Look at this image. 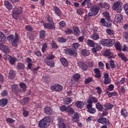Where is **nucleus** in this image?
<instances>
[{
  "instance_id": "obj_9",
  "label": "nucleus",
  "mask_w": 128,
  "mask_h": 128,
  "mask_svg": "<svg viewBox=\"0 0 128 128\" xmlns=\"http://www.w3.org/2000/svg\"><path fill=\"white\" fill-rule=\"evenodd\" d=\"M103 56H107L108 58H114V53L110 52V50H106L103 53Z\"/></svg>"
},
{
  "instance_id": "obj_42",
  "label": "nucleus",
  "mask_w": 128,
  "mask_h": 128,
  "mask_svg": "<svg viewBox=\"0 0 128 128\" xmlns=\"http://www.w3.org/2000/svg\"><path fill=\"white\" fill-rule=\"evenodd\" d=\"M108 46H112L116 40L114 39H108Z\"/></svg>"
},
{
  "instance_id": "obj_55",
  "label": "nucleus",
  "mask_w": 128,
  "mask_h": 128,
  "mask_svg": "<svg viewBox=\"0 0 128 128\" xmlns=\"http://www.w3.org/2000/svg\"><path fill=\"white\" fill-rule=\"evenodd\" d=\"M72 46L75 50H78V48H80V44L76 42L73 43Z\"/></svg>"
},
{
  "instance_id": "obj_50",
  "label": "nucleus",
  "mask_w": 128,
  "mask_h": 128,
  "mask_svg": "<svg viewBox=\"0 0 128 128\" xmlns=\"http://www.w3.org/2000/svg\"><path fill=\"white\" fill-rule=\"evenodd\" d=\"M120 114L122 116H128V112L126 110L124 109H122L120 110Z\"/></svg>"
},
{
  "instance_id": "obj_3",
  "label": "nucleus",
  "mask_w": 128,
  "mask_h": 128,
  "mask_svg": "<svg viewBox=\"0 0 128 128\" xmlns=\"http://www.w3.org/2000/svg\"><path fill=\"white\" fill-rule=\"evenodd\" d=\"M122 1L118 0L114 4L112 10H116L118 14H120L122 12Z\"/></svg>"
},
{
  "instance_id": "obj_15",
  "label": "nucleus",
  "mask_w": 128,
  "mask_h": 128,
  "mask_svg": "<svg viewBox=\"0 0 128 128\" xmlns=\"http://www.w3.org/2000/svg\"><path fill=\"white\" fill-rule=\"evenodd\" d=\"M122 18L123 17L121 14H117L114 18V22H115V24H118L120 22H122Z\"/></svg>"
},
{
  "instance_id": "obj_11",
  "label": "nucleus",
  "mask_w": 128,
  "mask_h": 128,
  "mask_svg": "<svg viewBox=\"0 0 128 128\" xmlns=\"http://www.w3.org/2000/svg\"><path fill=\"white\" fill-rule=\"evenodd\" d=\"M98 122L104 124V126H110V120L106 118H100L98 120Z\"/></svg>"
},
{
  "instance_id": "obj_58",
  "label": "nucleus",
  "mask_w": 128,
  "mask_h": 128,
  "mask_svg": "<svg viewBox=\"0 0 128 128\" xmlns=\"http://www.w3.org/2000/svg\"><path fill=\"white\" fill-rule=\"evenodd\" d=\"M6 122L7 124H14V122H16V120H12V118H6Z\"/></svg>"
},
{
  "instance_id": "obj_63",
  "label": "nucleus",
  "mask_w": 128,
  "mask_h": 128,
  "mask_svg": "<svg viewBox=\"0 0 128 128\" xmlns=\"http://www.w3.org/2000/svg\"><path fill=\"white\" fill-rule=\"evenodd\" d=\"M106 32L108 34H109V36H112V34H114V30L110 29H107L106 30Z\"/></svg>"
},
{
  "instance_id": "obj_34",
  "label": "nucleus",
  "mask_w": 128,
  "mask_h": 128,
  "mask_svg": "<svg viewBox=\"0 0 128 128\" xmlns=\"http://www.w3.org/2000/svg\"><path fill=\"white\" fill-rule=\"evenodd\" d=\"M17 70H24V64L18 62L16 66Z\"/></svg>"
},
{
  "instance_id": "obj_45",
  "label": "nucleus",
  "mask_w": 128,
  "mask_h": 128,
  "mask_svg": "<svg viewBox=\"0 0 128 128\" xmlns=\"http://www.w3.org/2000/svg\"><path fill=\"white\" fill-rule=\"evenodd\" d=\"M66 112H68V114H72L74 112V110L68 106H67V110H66Z\"/></svg>"
},
{
  "instance_id": "obj_16",
  "label": "nucleus",
  "mask_w": 128,
  "mask_h": 128,
  "mask_svg": "<svg viewBox=\"0 0 128 128\" xmlns=\"http://www.w3.org/2000/svg\"><path fill=\"white\" fill-rule=\"evenodd\" d=\"M78 64L80 68L82 70H88V66L84 62L79 61Z\"/></svg>"
},
{
  "instance_id": "obj_48",
  "label": "nucleus",
  "mask_w": 128,
  "mask_h": 128,
  "mask_svg": "<svg viewBox=\"0 0 128 128\" xmlns=\"http://www.w3.org/2000/svg\"><path fill=\"white\" fill-rule=\"evenodd\" d=\"M76 12L79 16H82V14H84V8H80L77 10Z\"/></svg>"
},
{
  "instance_id": "obj_43",
  "label": "nucleus",
  "mask_w": 128,
  "mask_h": 128,
  "mask_svg": "<svg viewBox=\"0 0 128 128\" xmlns=\"http://www.w3.org/2000/svg\"><path fill=\"white\" fill-rule=\"evenodd\" d=\"M12 90L13 92H16L18 90V85L16 84H14L12 86Z\"/></svg>"
},
{
  "instance_id": "obj_57",
  "label": "nucleus",
  "mask_w": 128,
  "mask_h": 128,
  "mask_svg": "<svg viewBox=\"0 0 128 128\" xmlns=\"http://www.w3.org/2000/svg\"><path fill=\"white\" fill-rule=\"evenodd\" d=\"M114 88V85L111 84L108 86L107 90H110V92H112Z\"/></svg>"
},
{
  "instance_id": "obj_22",
  "label": "nucleus",
  "mask_w": 128,
  "mask_h": 128,
  "mask_svg": "<svg viewBox=\"0 0 128 128\" xmlns=\"http://www.w3.org/2000/svg\"><path fill=\"white\" fill-rule=\"evenodd\" d=\"M75 105L78 108H84V103L82 101H78L76 102Z\"/></svg>"
},
{
  "instance_id": "obj_20",
  "label": "nucleus",
  "mask_w": 128,
  "mask_h": 128,
  "mask_svg": "<svg viewBox=\"0 0 128 128\" xmlns=\"http://www.w3.org/2000/svg\"><path fill=\"white\" fill-rule=\"evenodd\" d=\"M53 8L56 14V16H60L62 14V11H60V8H58V6H54L53 7Z\"/></svg>"
},
{
  "instance_id": "obj_56",
  "label": "nucleus",
  "mask_w": 128,
  "mask_h": 128,
  "mask_svg": "<svg viewBox=\"0 0 128 128\" xmlns=\"http://www.w3.org/2000/svg\"><path fill=\"white\" fill-rule=\"evenodd\" d=\"M58 42H66V39L62 37H59L58 38Z\"/></svg>"
},
{
  "instance_id": "obj_60",
  "label": "nucleus",
  "mask_w": 128,
  "mask_h": 128,
  "mask_svg": "<svg viewBox=\"0 0 128 128\" xmlns=\"http://www.w3.org/2000/svg\"><path fill=\"white\" fill-rule=\"evenodd\" d=\"M87 112H89L90 114H95L96 110L94 108H90V109L88 110Z\"/></svg>"
},
{
  "instance_id": "obj_14",
  "label": "nucleus",
  "mask_w": 128,
  "mask_h": 128,
  "mask_svg": "<svg viewBox=\"0 0 128 128\" xmlns=\"http://www.w3.org/2000/svg\"><path fill=\"white\" fill-rule=\"evenodd\" d=\"M0 50L3 52L4 54H10V48L7 46H0Z\"/></svg>"
},
{
  "instance_id": "obj_26",
  "label": "nucleus",
  "mask_w": 128,
  "mask_h": 128,
  "mask_svg": "<svg viewBox=\"0 0 128 128\" xmlns=\"http://www.w3.org/2000/svg\"><path fill=\"white\" fill-rule=\"evenodd\" d=\"M8 99L6 98H2L0 100V106L4 107L6 106V104H8Z\"/></svg>"
},
{
  "instance_id": "obj_53",
  "label": "nucleus",
  "mask_w": 128,
  "mask_h": 128,
  "mask_svg": "<svg viewBox=\"0 0 128 128\" xmlns=\"http://www.w3.org/2000/svg\"><path fill=\"white\" fill-rule=\"evenodd\" d=\"M123 8L125 10V14L128 16V3L123 5Z\"/></svg>"
},
{
  "instance_id": "obj_36",
  "label": "nucleus",
  "mask_w": 128,
  "mask_h": 128,
  "mask_svg": "<svg viewBox=\"0 0 128 128\" xmlns=\"http://www.w3.org/2000/svg\"><path fill=\"white\" fill-rule=\"evenodd\" d=\"M104 17L106 18L107 20H110V12H103Z\"/></svg>"
},
{
  "instance_id": "obj_32",
  "label": "nucleus",
  "mask_w": 128,
  "mask_h": 128,
  "mask_svg": "<svg viewBox=\"0 0 128 128\" xmlns=\"http://www.w3.org/2000/svg\"><path fill=\"white\" fill-rule=\"evenodd\" d=\"M100 44L104 46H108V39H102L100 41Z\"/></svg>"
},
{
  "instance_id": "obj_7",
  "label": "nucleus",
  "mask_w": 128,
  "mask_h": 128,
  "mask_svg": "<svg viewBox=\"0 0 128 128\" xmlns=\"http://www.w3.org/2000/svg\"><path fill=\"white\" fill-rule=\"evenodd\" d=\"M50 90L54 92H60L62 90V86L60 84H56L50 87Z\"/></svg>"
},
{
  "instance_id": "obj_29",
  "label": "nucleus",
  "mask_w": 128,
  "mask_h": 128,
  "mask_svg": "<svg viewBox=\"0 0 128 128\" xmlns=\"http://www.w3.org/2000/svg\"><path fill=\"white\" fill-rule=\"evenodd\" d=\"M30 100V98H24L22 100H20V104H22L23 106H24L25 104H26Z\"/></svg>"
},
{
  "instance_id": "obj_23",
  "label": "nucleus",
  "mask_w": 128,
  "mask_h": 128,
  "mask_svg": "<svg viewBox=\"0 0 128 128\" xmlns=\"http://www.w3.org/2000/svg\"><path fill=\"white\" fill-rule=\"evenodd\" d=\"M4 6L8 8V10H12V5L8 0L4 2Z\"/></svg>"
},
{
  "instance_id": "obj_5",
  "label": "nucleus",
  "mask_w": 128,
  "mask_h": 128,
  "mask_svg": "<svg viewBox=\"0 0 128 128\" xmlns=\"http://www.w3.org/2000/svg\"><path fill=\"white\" fill-rule=\"evenodd\" d=\"M22 12V8H15L12 10V16L15 20L18 18V16H20Z\"/></svg>"
},
{
  "instance_id": "obj_54",
  "label": "nucleus",
  "mask_w": 128,
  "mask_h": 128,
  "mask_svg": "<svg viewBox=\"0 0 128 128\" xmlns=\"http://www.w3.org/2000/svg\"><path fill=\"white\" fill-rule=\"evenodd\" d=\"M92 80V77L88 78L84 80L85 84H90V82Z\"/></svg>"
},
{
  "instance_id": "obj_8",
  "label": "nucleus",
  "mask_w": 128,
  "mask_h": 128,
  "mask_svg": "<svg viewBox=\"0 0 128 128\" xmlns=\"http://www.w3.org/2000/svg\"><path fill=\"white\" fill-rule=\"evenodd\" d=\"M44 28H49L52 30H56V26H54V21H52L50 23H44Z\"/></svg>"
},
{
  "instance_id": "obj_44",
  "label": "nucleus",
  "mask_w": 128,
  "mask_h": 128,
  "mask_svg": "<svg viewBox=\"0 0 128 128\" xmlns=\"http://www.w3.org/2000/svg\"><path fill=\"white\" fill-rule=\"evenodd\" d=\"M100 22H101V24L102 26H108H108H110V25H108V22H106V20H104V18H102L100 20Z\"/></svg>"
},
{
  "instance_id": "obj_61",
  "label": "nucleus",
  "mask_w": 128,
  "mask_h": 128,
  "mask_svg": "<svg viewBox=\"0 0 128 128\" xmlns=\"http://www.w3.org/2000/svg\"><path fill=\"white\" fill-rule=\"evenodd\" d=\"M80 75L78 74H76L73 77V78L75 80H80Z\"/></svg>"
},
{
  "instance_id": "obj_38",
  "label": "nucleus",
  "mask_w": 128,
  "mask_h": 128,
  "mask_svg": "<svg viewBox=\"0 0 128 128\" xmlns=\"http://www.w3.org/2000/svg\"><path fill=\"white\" fill-rule=\"evenodd\" d=\"M104 107L105 108V110H112L114 108V105L110 103H107L104 104Z\"/></svg>"
},
{
  "instance_id": "obj_27",
  "label": "nucleus",
  "mask_w": 128,
  "mask_h": 128,
  "mask_svg": "<svg viewBox=\"0 0 128 128\" xmlns=\"http://www.w3.org/2000/svg\"><path fill=\"white\" fill-rule=\"evenodd\" d=\"M90 38L94 40H100V36L96 33H94L90 36Z\"/></svg>"
},
{
  "instance_id": "obj_4",
  "label": "nucleus",
  "mask_w": 128,
  "mask_h": 128,
  "mask_svg": "<svg viewBox=\"0 0 128 128\" xmlns=\"http://www.w3.org/2000/svg\"><path fill=\"white\" fill-rule=\"evenodd\" d=\"M54 58V56L50 55L48 56L44 60V62H46L47 66L54 68V62H52V60Z\"/></svg>"
},
{
  "instance_id": "obj_49",
  "label": "nucleus",
  "mask_w": 128,
  "mask_h": 128,
  "mask_svg": "<svg viewBox=\"0 0 128 128\" xmlns=\"http://www.w3.org/2000/svg\"><path fill=\"white\" fill-rule=\"evenodd\" d=\"M64 102L65 104H68L72 102V99L70 98H66L64 100Z\"/></svg>"
},
{
  "instance_id": "obj_35",
  "label": "nucleus",
  "mask_w": 128,
  "mask_h": 128,
  "mask_svg": "<svg viewBox=\"0 0 128 128\" xmlns=\"http://www.w3.org/2000/svg\"><path fill=\"white\" fill-rule=\"evenodd\" d=\"M40 38L41 40H44V38H46V30H42L40 31Z\"/></svg>"
},
{
  "instance_id": "obj_59",
  "label": "nucleus",
  "mask_w": 128,
  "mask_h": 128,
  "mask_svg": "<svg viewBox=\"0 0 128 128\" xmlns=\"http://www.w3.org/2000/svg\"><path fill=\"white\" fill-rule=\"evenodd\" d=\"M110 64L111 66V68H116V64H114V61L112 60H110Z\"/></svg>"
},
{
  "instance_id": "obj_37",
  "label": "nucleus",
  "mask_w": 128,
  "mask_h": 128,
  "mask_svg": "<svg viewBox=\"0 0 128 128\" xmlns=\"http://www.w3.org/2000/svg\"><path fill=\"white\" fill-rule=\"evenodd\" d=\"M86 108L90 110L92 108V101L90 100H87Z\"/></svg>"
},
{
  "instance_id": "obj_19",
  "label": "nucleus",
  "mask_w": 128,
  "mask_h": 128,
  "mask_svg": "<svg viewBox=\"0 0 128 128\" xmlns=\"http://www.w3.org/2000/svg\"><path fill=\"white\" fill-rule=\"evenodd\" d=\"M44 110L46 114H48L49 116L52 114V110L50 107H45Z\"/></svg>"
},
{
  "instance_id": "obj_62",
  "label": "nucleus",
  "mask_w": 128,
  "mask_h": 128,
  "mask_svg": "<svg viewBox=\"0 0 128 128\" xmlns=\"http://www.w3.org/2000/svg\"><path fill=\"white\" fill-rule=\"evenodd\" d=\"M60 112H66L68 110V107H66V106H62L60 108Z\"/></svg>"
},
{
  "instance_id": "obj_24",
  "label": "nucleus",
  "mask_w": 128,
  "mask_h": 128,
  "mask_svg": "<svg viewBox=\"0 0 128 128\" xmlns=\"http://www.w3.org/2000/svg\"><path fill=\"white\" fill-rule=\"evenodd\" d=\"M16 78V71L14 70H10L8 74V78H10V80H12L13 78Z\"/></svg>"
},
{
  "instance_id": "obj_41",
  "label": "nucleus",
  "mask_w": 128,
  "mask_h": 128,
  "mask_svg": "<svg viewBox=\"0 0 128 128\" xmlns=\"http://www.w3.org/2000/svg\"><path fill=\"white\" fill-rule=\"evenodd\" d=\"M82 54L84 56H90V51L86 49H83L82 51Z\"/></svg>"
},
{
  "instance_id": "obj_64",
  "label": "nucleus",
  "mask_w": 128,
  "mask_h": 128,
  "mask_svg": "<svg viewBox=\"0 0 128 128\" xmlns=\"http://www.w3.org/2000/svg\"><path fill=\"white\" fill-rule=\"evenodd\" d=\"M51 46H52V48H58V45H56V42H54V40L52 41Z\"/></svg>"
},
{
  "instance_id": "obj_17",
  "label": "nucleus",
  "mask_w": 128,
  "mask_h": 128,
  "mask_svg": "<svg viewBox=\"0 0 128 128\" xmlns=\"http://www.w3.org/2000/svg\"><path fill=\"white\" fill-rule=\"evenodd\" d=\"M72 122H78V120H80V115H78V114L76 112L72 115Z\"/></svg>"
},
{
  "instance_id": "obj_25",
  "label": "nucleus",
  "mask_w": 128,
  "mask_h": 128,
  "mask_svg": "<svg viewBox=\"0 0 128 128\" xmlns=\"http://www.w3.org/2000/svg\"><path fill=\"white\" fill-rule=\"evenodd\" d=\"M60 62L66 68L68 66V62L66 60V59L65 58H61L60 59Z\"/></svg>"
},
{
  "instance_id": "obj_21",
  "label": "nucleus",
  "mask_w": 128,
  "mask_h": 128,
  "mask_svg": "<svg viewBox=\"0 0 128 128\" xmlns=\"http://www.w3.org/2000/svg\"><path fill=\"white\" fill-rule=\"evenodd\" d=\"M94 73L95 74L96 78H102V74L100 70L98 68H96L94 70Z\"/></svg>"
},
{
  "instance_id": "obj_40",
  "label": "nucleus",
  "mask_w": 128,
  "mask_h": 128,
  "mask_svg": "<svg viewBox=\"0 0 128 128\" xmlns=\"http://www.w3.org/2000/svg\"><path fill=\"white\" fill-rule=\"evenodd\" d=\"M114 47L118 50H122V45L120 42H117L114 44Z\"/></svg>"
},
{
  "instance_id": "obj_28",
  "label": "nucleus",
  "mask_w": 128,
  "mask_h": 128,
  "mask_svg": "<svg viewBox=\"0 0 128 128\" xmlns=\"http://www.w3.org/2000/svg\"><path fill=\"white\" fill-rule=\"evenodd\" d=\"M106 94H108L109 98H112V96H118V92L116 91L111 92L106 91Z\"/></svg>"
},
{
  "instance_id": "obj_12",
  "label": "nucleus",
  "mask_w": 128,
  "mask_h": 128,
  "mask_svg": "<svg viewBox=\"0 0 128 128\" xmlns=\"http://www.w3.org/2000/svg\"><path fill=\"white\" fill-rule=\"evenodd\" d=\"M65 54H70V56H76L78 53L74 50H72L70 48H67L64 50Z\"/></svg>"
},
{
  "instance_id": "obj_51",
  "label": "nucleus",
  "mask_w": 128,
  "mask_h": 128,
  "mask_svg": "<svg viewBox=\"0 0 128 128\" xmlns=\"http://www.w3.org/2000/svg\"><path fill=\"white\" fill-rule=\"evenodd\" d=\"M20 88L22 90H26V85L24 83H20Z\"/></svg>"
},
{
  "instance_id": "obj_30",
  "label": "nucleus",
  "mask_w": 128,
  "mask_h": 128,
  "mask_svg": "<svg viewBox=\"0 0 128 128\" xmlns=\"http://www.w3.org/2000/svg\"><path fill=\"white\" fill-rule=\"evenodd\" d=\"M16 58L14 56H11L8 60L10 64H14L16 62Z\"/></svg>"
},
{
  "instance_id": "obj_18",
  "label": "nucleus",
  "mask_w": 128,
  "mask_h": 128,
  "mask_svg": "<svg viewBox=\"0 0 128 128\" xmlns=\"http://www.w3.org/2000/svg\"><path fill=\"white\" fill-rule=\"evenodd\" d=\"M58 124L59 128H66V124H64V119H62V118L58 119Z\"/></svg>"
},
{
  "instance_id": "obj_10",
  "label": "nucleus",
  "mask_w": 128,
  "mask_h": 128,
  "mask_svg": "<svg viewBox=\"0 0 128 128\" xmlns=\"http://www.w3.org/2000/svg\"><path fill=\"white\" fill-rule=\"evenodd\" d=\"M104 84H110L112 82V78L109 77L108 74V73L104 74Z\"/></svg>"
},
{
  "instance_id": "obj_47",
  "label": "nucleus",
  "mask_w": 128,
  "mask_h": 128,
  "mask_svg": "<svg viewBox=\"0 0 128 128\" xmlns=\"http://www.w3.org/2000/svg\"><path fill=\"white\" fill-rule=\"evenodd\" d=\"M93 48H95L98 51L102 50V46H100V44H98V43H95Z\"/></svg>"
},
{
  "instance_id": "obj_52",
  "label": "nucleus",
  "mask_w": 128,
  "mask_h": 128,
  "mask_svg": "<svg viewBox=\"0 0 128 128\" xmlns=\"http://www.w3.org/2000/svg\"><path fill=\"white\" fill-rule=\"evenodd\" d=\"M48 48V45L46 44V43H44L42 45V52H46V48Z\"/></svg>"
},
{
  "instance_id": "obj_39",
  "label": "nucleus",
  "mask_w": 128,
  "mask_h": 128,
  "mask_svg": "<svg viewBox=\"0 0 128 128\" xmlns=\"http://www.w3.org/2000/svg\"><path fill=\"white\" fill-rule=\"evenodd\" d=\"M86 44L88 46H90V48H94V46L95 43L94 42V40H88L86 42Z\"/></svg>"
},
{
  "instance_id": "obj_6",
  "label": "nucleus",
  "mask_w": 128,
  "mask_h": 128,
  "mask_svg": "<svg viewBox=\"0 0 128 128\" xmlns=\"http://www.w3.org/2000/svg\"><path fill=\"white\" fill-rule=\"evenodd\" d=\"M98 10H100V7L98 6H94L91 8L90 11L89 12L88 16H96L97 14H98Z\"/></svg>"
},
{
  "instance_id": "obj_46",
  "label": "nucleus",
  "mask_w": 128,
  "mask_h": 128,
  "mask_svg": "<svg viewBox=\"0 0 128 128\" xmlns=\"http://www.w3.org/2000/svg\"><path fill=\"white\" fill-rule=\"evenodd\" d=\"M74 34L75 36H80V30L78 29V27H74Z\"/></svg>"
},
{
  "instance_id": "obj_33",
  "label": "nucleus",
  "mask_w": 128,
  "mask_h": 128,
  "mask_svg": "<svg viewBox=\"0 0 128 128\" xmlns=\"http://www.w3.org/2000/svg\"><path fill=\"white\" fill-rule=\"evenodd\" d=\"M96 108H97V110H98L99 112H102V110H104V106L100 102L96 103Z\"/></svg>"
},
{
  "instance_id": "obj_13",
  "label": "nucleus",
  "mask_w": 128,
  "mask_h": 128,
  "mask_svg": "<svg viewBox=\"0 0 128 128\" xmlns=\"http://www.w3.org/2000/svg\"><path fill=\"white\" fill-rule=\"evenodd\" d=\"M6 41V35H4L2 32L0 31V46L4 44Z\"/></svg>"
},
{
  "instance_id": "obj_1",
  "label": "nucleus",
  "mask_w": 128,
  "mask_h": 128,
  "mask_svg": "<svg viewBox=\"0 0 128 128\" xmlns=\"http://www.w3.org/2000/svg\"><path fill=\"white\" fill-rule=\"evenodd\" d=\"M52 122L50 117L46 116L39 122L38 126L41 128H46L52 124Z\"/></svg>"
},
{
  "instance_id": "obj_31",
  "label": "nucleus",
  "mask_w": 128,
  "mask_h": 128,
  "mask_svg": "<svg viewBox=\"0 0 128 128\" xmlns=\"http://www.w3.org/2000/svg\"><path fill=\"white\" fill-rule=\"evenodd\" d=\"M118 56L122 60H124V62H128V58L126 57L124 53L120 52L118 54Z\"/></svg>"
},
{
  "instance_id": "obj_2",
  "label": "nucleus",
  "mask_w": 128,
  "mask_h": 128,
  "mask_svg": "<svg viewBox=\"0 0 128 128\" xmlns=\"http://www.w3.org/2000/svg\"><path fill=\"white\" fill-rule=\"evenodd\" d=\"M15 34V36H14V34H10L8 36V40L9 42H10L12 46L16 47L18 46V42L20 38H18V36L16 35V33Z\"/></svg>"
}]
</instances>
